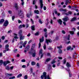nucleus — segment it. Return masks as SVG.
I'll return each mask as SVG.
<instances>
[{
    "mask_svg": "<svg viewBox=\"0 0 79 79\" xmlns=\"http://www.w3.org/2000/svg\"><path fill=\"white\" fill-rule=\"evenodd\" d=\"M19 35L20 40H23V39H24V37H25V36H23V35Z\"/></svg>",
    "mask_w": 79,
    "mask_h": 79,
    "instance_id": "423d86ee",
    "label": "nucleus"
},
{
    "mask_svg": "<svg viewBox=\"0 0 79 79\" xmlns=\"http://www.w3.org/2000/svg\"><path fill=\"white\" fill-rule=\"evenodd\" d=\"M60 11H65V12H66V9H60L59 10Z\"/></svg>",
    "mask_w": 79,
    "mask_h": 79,
    "instance_id": "412c9836",
    "label": "nucleus"
},
{
    "mask_svg": "<svg viewBox=\"0 0 79 79\" xmlns=\"http://www.w3.org/2000/svg\"><path fill=\"white\" fill-rule=\"evenodd\" d=\"M26 65H23L22 66V68H26Z\"/></svg>",
    "mask_w": 79,
    "mask_h": 79,
    "instance_id": "3c124183",
    "label": "nucleus"
},
{
    "mask_svg": "<svg viewBox=\"0 0 79 79\" xmlns=\"http://www.w3.org/2000/svg\"><path fill=\"white\" fill-rule=\"evenodd\" d=\"M44 79H47V73L46 72H44L43 73V75H42L41 77L42 79H44Z\"/></svg>",
    "mask_w": 79,
    "mask_h": 79,
    "instance_id": "7ed1b4c3",
    "label": "nucleus"
},
{
    "mask_svg": "<svg viewBox=\"0 0 79 79\" xmlns=\"http://www.w3.org/2000/svg\"><path fill=\"white\" fill-rule=\"evenodd\" d=\"M12 32V31L11 30H10V31H9L7 32V33L8 34L9 33H10V32Z\"/></svg>",
    "mask_w": 79,
    "mask_h": 79,
    "instance_id": "603ef678",
    "label": "nucleus"
},
{
    "mask_svg": "<svg viewBox=\"0 0 79 79\" xmlns=\"http://www.w3.org/2000/svg\"><path fill=\"white\" fill-rule=\"evenodd\" d=\"M31 65H35L36 64L35 62L34 61H32L31 62Z\"/></svg>",
    "mask_w": 79,
    "mask_h": 79,
    "instance_id": "cd10ccee",
    "label": "nucleus"
},
{
    "mask_svg": "<svg viewBox=\"0 0 79 79\" xmlns=\"http://www.w3.org/2000/svg\"><path fill=\"white\" fill-rule=\"evenodd\" d=\"M15 77L13 76L11 77H10L9 79H15Z\"/></svg>",
    "mask_w": 79,
    "mask_h": 79,
    "instance_id": "79ce46f5",
    "label": "nucleus"
},
{
    "mask_svg": "<svg viewBox=\"0 0 79 79\" xmlns=\"http://www.w3.org/2000/svg\"><path fill=\"white\" fill-rule=\"evenodd\" d=\"M48 70H50V69H51V65H50V64H48Z\"/></svg>",
    "mask_w": 79,
    "mask_h": 79,
    "instance_id": "393cba45",
    "label": "nucleus"
},
{
    "mask_svg": "<svg viewBox=\"0 0 79 79\" xmlns=\"http://www.w3.org/2000/svg\"><path fill=\"white\" fill-rule=\"evenodd\" d=\"M67 38L68 40H70L69 39H70V35H69L68 37H67Z\"/></svg>",
    "mask_w": 79,
    "mask_h": 79,
    "instance_id": "4c0bfd02",
    "label": "nucleus"
},
{
    "mask_svg": "<svg viewBox=\"0 0 79 79\" xmlns=\"http://www.w3.org/2000/svg\"><path fill=\"white\" fill-rule=\"evenodd\" d=\"M18 21L19 23H22V21L20 20H18Z\"/></svg>",
    "mask_w": 79,
    "mask_h": 79,
    "instance_id": "e2e57ef3",
    "label": "nucleus"
},
{
    "mask_svg": "<svg viewBox=\"0 0 79 79\" xmlns=\"http://www.w3.org/2000/svg\"><path fill=\"white\" fill-rule=\"evenodd\" d=\"M23 27V25H20L19 26V28L21 29V28H22Z\"/></svg>",
    "mask_w": 79,
    "mask_h": 79,
    "instance_id": "864d4df0",
    "label": "nucleus"
},
{
    "mask_svg": "<svg viewBox=\"0 0 79 79\" xmlns=\"http://www.w3.org/2000/svg\"><path fill=\"white\" fill-rule=\"evenodd\" d=\"M46 41L47 45H48L49 43H51V42H52V40H51V39L47 40V39H46Z\"/></svg>",
    "mask_w": 79,
    "mask_h": 79,
    "instance_id": "39448f33",
    "label": "nucleus"
},
{
    "mask_svg": "<svg viewBox=\"0 0 79 79\" xmlns=\"http://www.w3.org/2000/svg\"><path fill=\"white\" fill-rule=\"evenodd\" d=\"M31 20L32 22V24H34V21H33V20H32V19H31Z\"/></svg>",
    "mask_w": 79,
    "mask_h": 79,
    "instance_id": "bf43d9fd",
    "label": "nucleus"
},
{
    "mask_svg": "<svg viewBox=\"0 0 79 79\" xmlns=\"http://www.w3.org/2000/svg\"><path fill=\"white\" fill-rule=\"evenodd\" d=\"M66 70H67V71H68V72L69 73V77H71V76H72V74L70 73H69V71H70V69H66Z\"/></svg>",
    "mask_w": 79,
    "mask_h": 79,
    "instance_id": "2eb2a0df",
    "label": "nucleus"
},
{
    "mask_svg": "<svg viewBox=\"0 0 79 79\" xmlns=\"http://www.w3.org/2000/svg\"><path fill=\"white\" fill-rule=\"evenodd\" d=\"M24 1L22 2L21 4L23 6L24 5Z\"/></svg>",
    "mask_w": 79,
    "mask_h": 79,
    "instance_id": "680f3d73",
    "label": "nucleus"
},
{
    "mask_svg": "<svg viewBox=\"0 0 79 79\" xmlns=\"http://www.w3.org/2000/svg\"><path fill=\"white\" fill-rule=\"evenodd\" d=\"M39 22L40 23V24H42V23H43V22H42V21L41 19H39Z\"/></svg>",
    "mask_w": 79,
    "mask_h": 79,
    "instance_id": "2f4dec72",
    "label": "nucleus"
},
{
    "mask_svg": "<svg viewBox=\"0 0 79 79\" xmlns=\"http://www.w3.org/2000/svg\"><path fill=\"white\" fill-rule=\"evenodd\" d=\"M66 66L68 68H69V67H71V64H70V63H69V62L67 63Z\"/></svg>",
    "mask_w": 79,
    "mask_h": 79,
    "instance_id": "9b49d317",
    "label": "nucleus"
},
{
    "mask_svg": "<svg viewBox=\"0 0 79 79\" xmlns=\"http://www.w3.org/2000/svg\"><path fill=\"white\" fill-rule=\"evenodd\" d=\"M57 22L59 24H60V25H61L62 24V23L63 22V21H62V20H61V19H59L57 20Z\"/></svg>",
    "mask_w": 79,
    "mask_h": 79,
    "instance_id": "6e6552de",
    "label": "nucleus"
},
{
    "mask_svg": "<svg viewBox=\"0 0 79 79\" xmlns=\"http://www.w3.org/2000/svg\"><path fill=\"white\" fill-rule=\"evenodd\" d=\"M15 8L16 10H18V9H19V7H18V4L17 3H15Z\"/></svg>",
    "mask_w": 79,
    "mask_h": 79,
    "instance_id": "ddd939ff",
    "label": "nucleus"
},
{
    "mask_svg": "<svg viewBox=\"0 0 79 79\" xmlns=\"http://www.w3.org/2000/svg\"><path fill=\"white\" fill-rule=\"evenodd\" d=\"M4 21H5V20H4V19H1L0 21V23L1 24H2V23H3V22H4Z\"/></svg>",
    "mask_w": 79,
    "mask_h": 79,
    "instance_id": "4be33fe9",
    "label": "nucleus"
},
{
    "mask_svg": "<svg viewBox=\"0 0 79 79\" xmlns=\"http://www.w3.org/2000/svg\"><path fill=\"white\" fill-rule=\"evenodd\" d=\"M66 60H64V62H63V63L64 64H65V63H66Z\"/></svg>",
    "mask_w": 79,
    "mask_h": 79,
    "instance_id": "69168bd1",
    "label": "nucleus"
},
{
    "mask_svg": "<svg viewBox=\"0 0 79 79\" xmlns=\"http://www.w3.org/2000/svg\"><path fill=\"white\" fill-rule=\"evenodd\" d=\"M19 15L21 18H24V14H23V12L22 10H20Z\"/></svg>",
    "mask_w": 79,
    "mask_h": 79,
    "instance_id": "f03ea898",
    "label": "nucleus"
},
{
    "mask_svg": "<svg viewBox=\"0 0 79 79\" xmlns=\"http://www.w3.org/2000/svg\"><path fill=\"white\" fill-rule=\"evenodd\" d=\"M8 12H9V14H12V11L11 10L9 11Z\"/></svg>",
    "mask_w": 79,
    "mask_h": 79,
    "instance_id": "6e6d98bb",
    "label": "nucleus"
},
{
    "mask_svg": "<svg viewBox=\"0 0 79 79\" xmlns=\"http://www.w3.org/2000/svg\"><path fill=\"white\" fill-rule=\"evenodd\" d=\"M35 35H39V32H36L35 34Z\"/></svg>",
    "mask_w": 79,
    "mask_h": 79,
    "instance_id": "ea45409f",
    "label": "nucleus"
},
{
    "mask_svg": "<svg viewBox=\"0 0 79 79\" xmlns=\"http://www.w3.org/2000/svg\"><path fill=\"white\" fill-rule=\"evenodd\" d=\"M29 48H30V46L29 45H28L25 49L26 50L28 51L29 50Z\"/></svg>",
    "mask_w": 79,
    "mask_h": 79,
    "instance_id": "dca6fc26",
    "label": "nucleus"
},
{
    "mask_svg": "<svg viewBox=\"0 0 79 79\" xmlns=\"http://www.w3.org/2000/svg\"><path fill=\"white\" fill-rule=\"evenodd\" d=\"M59 54H61V53H62V50L61 49H59Z\"/></svg>",
    "mask_w": 79,
    "mask_h": 79,
    "instance_id": "7c9ffc66",
    "label": "nucleus"
},
{
    "mask_svg": "<svg viewBox=\"0 0 79 79\" xmlns=\"http://www.w3.org/2000/svg\"><path fill=\"white\" fill-rule=\"evenodd\" d=\"M35 46V44H33L32 46V48H31V50H33Z\"/></svg>",
    "mask_w": 79,
    "mask_h": 79,
    "instance_id": "f3484780",
    "label": "nucleus"
},
{
    "mask_svg": "<svg viewBox=\"0 0 79 79\" xmlns=\"http://www.w3.org/2000/svg\"><path fill=\"white\" fill-rule=\"evenodd\" d=\"M56 61L53 60L51 62V64H54L55 63H56Z\"/></svg>",
    "mask_w": 79,
    "mask_h": 79,
    "instance_id": "f704fd0d",
    "label": "nucleus"
},
{
    "mask_svg": "<svg viewBox=\"0 0 79 79\" xmlns=\"http://www.w3.org/2000/svg\"><path fill=\"white\" fill-rule=\"evenodd\" d=\"M22 33H23V30H20L18 32V35H22Z\"/></svg>",
    "mask_w": 79,
    "mask_h": 79,
    "instance_id": "4468645a",
    "label": "nucleus"
},
{
    "mask_svg": "<svg viewBox=\"0 0 79 79\" xmlns=\"http://www.w3.org/2000/svg\"><path fill=\"white\" fill-rule=\"evenodd\" d=\"M7 76H11L12 75H13V74H9V73H7Z\"/></svg>",
    "mask_w": 79,
    "mask_h": 79,
    "instance_id": "a18cd8bd",
    "label": "nucleus"
},
{
    "mask_svg": "<svg viewBox=\"0 0 79 79\" xmlns=\"http://www.w3.org/2000/svg\"><path fill=\"white\" fill-rule=\"evenodd\" d=\"M71 48V46H69L68 47H67V50H70V49Z\"/></svg>",
    "mask_w": 79,
    "mask_h": 79,
    "instance_id": "c756f323",
    "label": "nucleus"
},
{
    "mask_svg": "<svg viewBox=\"0 0 79 79\" xmlns=\"http://www.w3.org/2000/svg\"><path fill=\"white\" fill-rule=\"evenodd\" d=\"M30 15H29V14H27V18H30Z\"/></svg>",
    "mask_w": 79,
    "mask_h": 79,
    "instance_id": "09e8293b",
    "label": "nucleus"
},
{
    "mask_svg": "<svg viewBox=\"0 0 79 79\" xmlns=\"http://www.w3.org/2000/svg\"><path fill=\"white\" fill-rule=\"evenodd\" d=\"M43 48H44V50H45V49H46V45H45V44H44V46H43Z\"/></svg>",
    "mask_w": 79,
    "mask_h": 79,
    "instance_id": "c9c22d12",
    "label": "nucleus"
},
{
    "mask_svg": "<svg viewBox=\"0 0 79 79\" xmlns=\"http://www.w3.org/2000/svg\"><path fill=\"white\" fill-rule=\"evenodd\" d=\"M63 19L64 21H65V22H66V21H68L69 20V18H68V17H66L64 18H63Z\"/></svg>",
    "mask_w": 79,
    "mask_h": 79,
    "instance_id": "9d476101",
    "label": "nucleus"
},
{
    "mask_svg": "<svg viewBox=\"0 0 79 79\" xmlns=\"http://www.w3.org/2000/svg\"><path fill=\"white\" fill-rule=\"evenodd\" d=\"M17 50H18L17 49H15L14 50H13L14 53H16V52H17Z\"/></svg>",
    "mask_w": 79,
    "mask_h": 79,
    "instance_id": "37998d69",
    "label": "nucleus"
},
{
    "mask_svg": "<svg viewBox=\"0 0 79 79\" xmlns=\"http://www.w3.org/2000/svg\"><path fill=\"white\" fill-rule=\"evenodd\" d=\"M50 60H51V59L50 58H47L46 60L45 63H46V62H48V61H50Z\"/></svg>",
    "mask_w": 79,
    "mask_h": 79,
    "instance_id": "6ab92c4d",
    "label": "nucleus"
},
{
    "mask_svg": "<svg viewBox=\"0 0 79 79\" xmlns=\"http://www.w3.org/2000/svg\"><path fill=\"white\" fill-rule=\"evenodd\" d=\"M44 40V37L42 36L41 39H40V43L39 44L38 48H40L41 47V42H43Z\"/></svg>",
    "mask_w": 79,
    "mask_h": 79,
    "instance_id": "f257e3e1",
    "label": "nucleus"
},
{
    "mask_svg": "<svg viewBox=\"0 0 79 79\" xmlns=\"http://www.w3.org/2000/svg\"><path fill=\"white\" fill-rule=\"evenodd\" d=\"M50 33V34H51L52 35V34H53V33H54V31H53V30H52L51 31Z\"/></svg>",
    "mask_w": 79,
    "mask_h": 79,
    "instance_id": "e433bc0d",
    "label": "nucleus"
},
{
    "mask_svg": "<svg viewBox=\"0 0 79 79\" xmlns=\"http://www.w3.org/2000/svg\"><path fill=\"white\" fill-rule=\"evenodd\" d=\"M14 38L15 39H18L19 37H18L17 36H15L14 37Z\"/></svg>",
    "mask_w": 79,
    "mask_h": 79,
    "instance_id": "4d7b16f0",
    "label": "nucleus"
},
{
    "mask_svg": "<svg viewBox=\"0 0 79 79\" xmlns=\"http://www.w3.org/2000/svg\"><path fill=\"white\" fill-rule=\"evenodd\" d=\"M5 36H3L2 37V40H4V39H5Z\"/></svg>",
    "mask_w": 79,
    "mask_h": 79,
    "instance_id": "de8ad7c7",
    "label": "nucleus"
},
{
    "mask_svg": "<svg viewBox=\"0 0 79 79\" xmlns=\"http://www.w3.org/2000/svg\"><path fill=\"white\" fill-rule=\"evenodd\" d=\"M5 68L6 69H7V70H9V69H10V68L8 66H7Z\"/></svg>",
    "mask_w": 79,
    "mask_h": 79,
    "instance_id": "a878e982",
    "label": "nucleus"
},
{
    "mask_svg": "<svg viewBox=\"0 0 79 79\" xmlns=\"http://www.w3.org/2000/svg\"><path fill=\"white\" fill-rule=\"evenodd\" d=\"M70 33L71 34H74V31H70Z\"/></svg>",
    "mask_w": 79,
    "mask_h": 79,
    "instance_id": "052dcab7",
    "label": "nucleus"
},
{
    "mask_svg": "<svg viewBox=\"0 0 79 79\" xmlns=\"http://www.w3.org/2000/svg\"><path fill=\"white\" fill-rule=\"evenodd\" d=\"M62 33H63V34H65V33H66L65 31H64V30L62 31Z\"/></svg>",
    "mask_w": 79,
    "mask_h": 79,
    "instance_id": "5fc2aeb1",
    "label": "nucleus"
},
{
    "mask_svg": "<svg viewBox=\"0 0 79 79\" xmlns=\"http://www.w3.org/2000/svg\"><path fill=\"white\" fill-rule=\"evenodd\" d=\"M35 13H36V14H39V11L38 10H35L34 11Z\"/></svg>",
    "mask_w": 79,
    "mask_h": 79,
    "instance_id": "b1692460",
    "label": "nucleus"
},
{
    "mask_svg": "<svg viewBox=\"0 0 79 79\" xmlns=\"http://www.w3.org/2000/svg\"><path fill=\"white\" fill-rule=\"evenodd\" d=\"M14 68V67L13 66H11L10 67V69H13V68Z\"/></svg>",
    "mask_w": 79,
    "mask_h": 79,
    "instance_id": "13d9d810",
    "label": "nucleus"
},
{
    "mask_svg": "<svg viewBox=\"0 0 79 79\" xmlns=\"http://www.w3.org/2000/svg\"><path fill=\"white\" fill-rule=\"evenodd\" d=\"M72 29L73 31H76V28H73Z\"/></svg>",
    "mask_w": 79,
    "mask_h": 79,
    "instance_id": "0e129e2a",
    "label": "nucleus"
},
{
    "mask_svg": "<svg viewBox=\"0 0 79 79\" xmlns=\"http://www.w3.org/2000/svg\"><path fill=\"white\" fill-rule=\"evenodd\" d=\"M57 48H58L60 49V48H62V45H60V46H57Z\"/></svg>",
    "mask_w": 79,
    "mask_h": 79,
    "instance_id": "72a5a7b5",
    "label": "nucleus"
},
{
    "mask_svg": "<svg viewBox=\"0 0 79 79\" xmlns=\"http://www.w3.org/2000/svg\"><path fill=\"white\" fill-rule=\"evenodd\" d=\"M44 10H45L47 9V8L45 6H44Z\"/></svg>",
    "mask_w": 79,
    "mask_h": 79,
    "instance_id": "338daca9",
    "label": "nucleus"
},
{
    "mask_svg": "<svg viewBox=\"0 0 79 79\" xmlns=\"http://www.w3.org/2000/svg\"><path fill=\"white\" fill-rule=\"evenodd\" d=\"M9 47V45L8 44H6L5 47V49L6 50V51H8L9 50V48H8Z\"/></svg>",
    "mask_w": 79,
    "mask_h": 79,
    "instance_id": "f8f14e48",
    "label": "nucleus"
},
{
    "mask_svg": "<svg viewBox=\"0 0 79 79\" xmlns=\"http://www.w3.org/2000/svg\"><path fill=\"white\" fill-rule=\"evenodd\" d=\"M29 13H30V14H29L30 16H32V13L31 12H29Z\"/></svg>",
    "mask_w": 79,
    "mask_h": 79,
    "instance_id": "49530a36",
    "label": "nucleus"
},
{
    "mask_svg": "<svg viewBox=\"0 0 79 79\" xmlns=\"http://www.w3.org/2000/svg\"><path fill=\"white\" fill-rule=\"evenodd\" d=\"M3 63V60H0V64L1 66L2 65V64Z\"/></svg>",
    "mask_w": 79,
    "mask_h": 79,
    "instance_id": "bb28decb",
    "label": "nucleus"
},
{
    "mask_svg": "<svg viewBox=\"0 0 79 79\" xmlns=\"http://www.w3.org/2000/svg\"><path fill=\"white\" fill-rule=\"evenodd\" d=\"M48 50H53V48H52V47H50L48 48Z\"/></svg>",
    "mask_w": 79,
    "mask_h": 79,
    "instance_id": "a19ab883",
    "label": "nucleus"
},
{
    "mask_svg": "<svg viewBox=\"0 0 79 79\" xmlns=\"http://www.w3.org/2000/svg\"><path fill=\"white\" fill-rule=\"evenodd\" d=\"M21 61L22 62H26V60L24 59H23Z\"/></svg>",
    "mask_w": 79,
    "mask_h": 79,
    "instance_id": "c03bdc74",
    "label": "nucleus"
},
{
    "mask_svg": "<svg viewBox=\"0 0 79 79\" xmlns=\"http://www.w3.org/2000/svg\"><path fill=\"white\" fill-rule=\"evenodd\" d=\"M9 23L7 20H6L4 23V26H7L8 25Z\"/></svg>",
    "mask_w": 79,
    "mask_h": 79,
    "instance_id": "1a4fd4ad",
    "label": "nucleus"
},
{
    "mask_svg": "<svg viewBox=\"0 0 79 79\" xmlns=\"http://www.w3.org/2000/svg\"><path fill=\"white\" fill-rule=\"evenodd\" d=\"M47 78L48 79H50V76H49V75H48L47 76Z\"/></svg>",
    "mask_w": 79,
    "mask_h": 79,
    "instance_id": "774afa93",
    "label": "nucleus"
},
{
    "mask_svg": "<svg viewBox=\"0 0 79 79\" xmlns=\"http://www.w3.org/2000/svg\"><path fill=\"white\" fill-rule=\"evenodd\" d=\"M40 8H43V0H40Z\"/></svg>",
    "mask_w": 79,
    "mask_h": 79,
    "instance_id": "0eeeda50",
    "label": "nucleus"
},
{
    "mask_svg": "<svg viewBox=\"0 0 79 79\" xmlns=\"http://www.w3.org/2000/svg\"><path fill=\"white\" fill-rule=\"evenodd\" d=\"M76 19V17H74L73 18H72L70 20V21L71 22H73V21H75Z\"/></svg>",
    "mask_w": 79,
    "mask_h": 79,
    "instance_id": "a211bd4d",
    "label": "nucleus"
},
{
    "mask_svg": "<svg viewBox=\"0 0 79 79\" xmlns=\"http://www.w3.org/2000/svg\"><path fill=\"white\" fill-rule=\"evenodd\" d=\"M43 51L42 50V49H40V50L39 55H40V54H42V53Z\"/></svg>",
    "mask_w": 79,
    "mask_h": 79,
    "instance_id": "5701e85b",
    "label": "nucleus"
},
{
    "mask_svg": "<svg viewBox=\"0 0 79 79\" xmlns=\"http://www.w3.org/2000/svg\"><path fill=\"white\" fill-rule=\"evenodd\" d=\"M21 76H22V74L20 73L17 76V78H19V77H21Z\"/></svg>",
    "mask_w": 79,
    "mask_h": 79,
    "instance_id": "c85d7f7f",
    "label": "nucleus"
},
{
    "mask_svg": "<svg viewBox=\"0 0 79 79\" xmlns=\"http://www.w3.org/2000/svg\"><path fill=\"white\" fill-rule=\"evenodd\" d=\"M10 63V61L8 60H7L6 61H4L3 63V64L4 66H6L7 64H8V63Z\"/></svg>",
    "mask_w": 79,
    "mask_h": 79,
    "instance_id": "20e7f679",
    "label": "nucleus"
},
{
    "mask_svg": "<svg viewBox=\"0 0 79 79\" xmlns=\"http://www.w3.org/2000/svg\"><path fill=\"white\" fill-rule=\"evenodd\" d=\"M32 56L33 57H35V52L33 53H32Z\"/></svg>",
    "mask_w": 79,
    "mask_h": 79,
    "instance_id": "473e14b6",
    "label": "nucleus"
},
{
    "mask_svg": "<svg viewBox=\"0 0 79 79\" xmlns=\"http://www.w3.org/2000/svg\"><path fill=\"white\" fill-rule=\"evenodd\" d=\"M68 2H69V1H68V0H66L65 1V5H68Z\"/></svg>",
    "mask_w": 79,
    "mask_h": 79,
    "instance_id": "58836bf2",
    "label": "nucleus"
},
{
    "mask_svg": "<svg viewBox=\"0 0 79 79\" xmlns=\"http://www.w3.org/2000/svg\"><path fill=\"white\" fill-rule=\"evenodd\" d=\"M24 79H27V76L25 75L24 76Z\"/></svg>",
    "mask_w": 79,
    "mask_h": 79,
    "instance_id": "8fccbe9b",
    "label": "nucleus"
},
{
    "mask_svg": "<svg viewBox=\"0 0 79 79\" xmlns=\"http://www.w3.org/2000/svg\"><path fill=\"white\" fill-rule=\"evenodd\" d=\"M31 29L32 31H35V26L33 25L31 27Z\"/></svg>",
    "mask_w": 79,
    "mask_h": 79,
    "instance_id": "aec40b11",
    "label": "nucleus"
}]
</instances>
